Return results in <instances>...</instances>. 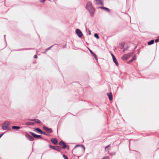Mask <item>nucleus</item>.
I'll use <instances>...</instances> for the list:
<instances>
[{
	"mask_svg": "<svg viewBox=\"0 0 159 159\" xmlns=\"http://www.w3.org/2000/svg\"><path fill=\"white\" fill-rule=\"evenodd\" d=\"M86 8L89 11L90 15L91 16H93L95 12V10L93 7L92 3L90 2H89L87 3Z\"/></svg>",
	"mask_w": 159,
	"mask_h": 159,
	"instance_id": "obj_1",
	"label": "nucleus"
},
{
	"mask_svg": "<svg viewBox=\"0 0 159 159\" xmlns=\"http://www.w3.org/2000/svg\"><path fill=\"white\" fill-rule=\"evenodd\" d=\"M10 124V122L8 121H5L2 125V128L3 130H9L10 129V128L9 127Z\"/></svg>",
	"mask_w": 159,
	"mask_h": 159,
	"instance_id": "obj_2",
	"label": "nucleus"
},
{
	"mask_svg": "<svg viewBox=\"0 0 159 159\" xmlns=\"http://www.w3.org/2000/svg\"><path fill=\"white\" fill-rule=\"evenodd\" d=\"M132 54V53H129L127 54H125L121 57V59L123 61H126L130 57Z\"/></svg>",
	"mask_w": 159,
	"mask_h": 159,
	"instance_id": "obj_3",
	"label": "nucleus"
},
{
	"mask_svg": "<svg viewBox=\"0 0 159 159\" xmlns=\"http://www.w3.org/2000/svg\"><path fill=\"white\" fill-rule=\"evenodd\" d=\"M75 32L79 38H81L83 36V34L81 30L79 29H77L75 30Z\"/></svg>",
	"mask_w": 159,
	"mask_h": 159,
	"instance_id": "obj_4",
	"label": "nucleus"
},
{
	"mask_svg": "<svg viewBox=\"0 0 159 159\" xmlns=\"http://www.w3.org/2000/svg\"><path fill=\"white\" fill-rule=\"evenodd\" d=\"M59 145L60 146H62V148L63 149H65L66 148V145L65 143L63 141H61L59 143Z\"/></svg>",
	"mask_w": 159,
	"mask_h": 159,
	"instance_id": "obj_5",
	"label": "nucleus"
},
{
	"mask_svg": "<svg viewBox=\"0 0 159 159\" xmlns=\"http://www.w3.org/2000/svg\"><path fill=\"white\" fill-rule=\"evenodd\" d=\"M43 128L48 133H51L52 132V131L51 128H49L45 126L43 127Z\"/></svg>",
	"mask_w": 159,
	"mask_h": 159,
	"instance_id": "obj_6",
	"label": "nucleus"
},
{
	"mask_svg": "<svg viewBox=\"0 0 159 159\" xmlns=\"http://www.w3.org/2000/svg\"><path fill=\"white\" fill-rule=\"evenodd\" d=\"M49 146L52 149L57 151H59L61 150V148L58 146L56 147L55 148L54 146H52L50 145H49Z\"/></svg>",
	"mask_w": 159,
	"mask_h": 159,
	"instance_id": "obj_7",
	"label": "nucleus"
},
{
	"mask_svg": "<svg viewBox=\"0 0 159 159\" xmlns=\"http://www.w3.org/2000/svg\"><path fill=\"white\" fill-rule=\"evenodd\" d=\"M30 133L32 135V136L35 138H39L41 139H42V138L41 135H36L34 133L31 132H30Z\"/></svg>",
	"mask_w": 159,
	"mask_h": 159,
	"instance_id": "obj_8",
	"label": "nucleus"
},
{
	"mask_svg": "<svg viewBox=\"0 0 159 159\" xmlns=\"http://www.w3.org/2000/svg\"><path fill=\"white\" fill-rule=\"evenodd\" d=\"M25 136L27 139L30 141H33L34 139V138L28 134H25Z\"/></svg>",
	"mask_w": 159,
	"mask_h": 159,
	"instance_id": "obj_9",
	"label": "nucleus"
},
{
	"mask_svg": "<svg viewBox=\"0 0 159 159\" xmlns=\"http://www.w3.org/2000/svg\"><path fill=\"white\" fill-rule=\"evenodd\" d=\"M51 142L54 144H57V140L56 139H52L51 140Z\"/></svg>",
	"mask_w": 159,
	"mask_h": 159,
	"instance_id": "obj_10",
	"label": "nucleus"
},
{
	"mask_svg": "<svg viewBox=\"0 0 159 159\" xmlns=\"http://www.w3.org/2000/svg\"><path fill=\"white\" fill-rule=\"evenodd\" d=\"M107 95L108 96V98L110 100H112V96L111 93H107Z\"/></svg>",
	"mask_w": 159,
	"mask_h": 159,
	"instance_id": "obj_11",
	"label": "nucleus"
},
{
	"mask_svg": "<svg viewBox=\"0 0 159 159\" xmlns=\"http://www.w3.org/2000/svg\"><path fill=\"white\" fill-rule=\"evenodd\" d=\"M36 132H37L41 134H43V132L39 128H36L35 129V130Z\"/></svg>",
	"mask_w": 159,
	"mask_h": 159,
	"instance_id": "obj_12",
	"label": "nucleus"
},
{
	"mask_svg": "<svg viewBox=\"0 0 159 159\" xmlns=\"http://www.w3.org/2000/svg\"><path fill=\"white\" fill-rule=\"evenodd\" d=\"M95 1L98 4L103 5V2L102 0H95Z\"/></svg>",
	"mask_w": 159,
	"mask_h": 159,
	"instance_id": "obj_13",
	"label": "nucleus"
},
{
	"mask_svg": "<svg viewBox=\"0 0 159 159\" xmlns=\"http://www.w3.org/2000/svg\"><path fill=\"white\" fill-rule=\"evenodd\" d=\"M136 57L135 55H134L132 58L131 60L128 61V63H129L132 62L133 61L135 60L136 59Z\"/></svg>",
	"mask_w": 159,
	"mask_h": 159,
	"instance_id": "obj_14",
	"label": "nucleus"
},
{
	"mask_svg": "<svg viewBox=\"0 0 159 159\" xmlns=\"http://www.w3.org/2000/svg\"><path fill=\"white\" fill-rule=\"evenodd\" d=\"M112 59L114 62L116 64V66H118V64L116 57H114V58H112Z\"/></svg>",
	"mask_w": 159,
	"mask_h": 159,
	"instance_id": "obj_15",
	"label": "nucleus"
},
{
	"mask_svg": "<svg viewBox=\"0 0 159 159\" xmlns=\"http://www.w3.org/2000/svg\"><path fill=\"white\" fill-rule=\"evenodd\" d=\"M30 120L31 121H35L38 123H40V120L38 119H31Z\"/></svg>",
	"mask_w": 159,
	"mask_h": 159,
	"instance_id": "obj_16",
	"label": "nucleus"
},
{
	"mask_svg": "<svg viewBox=\"0 0 159 159\" xmlns=\"http://www.w3.org/2000/svg\"><path fill=\"white\" fill-rule=\"evenodd\" d=\"M12 128L13 129L18 130L20 128V127L19 126H13Z\"/></svg>",
	"mask_w": 159,
	"mask_h": 159,
	"instance_id": "obj_17",
	"label": "nucleus"
},
{
	"mask_svg": "<svg viewBox=\"0 0 159 159\" xmlns=\"http://www.w3.org/2000/svg\"><path fill=\"white\" fill-rule=\"evenodd\" d=\"M81 146L83 148V151L84 152V151H85V148L84 147L83 145H76L75 147V148H76L77 147H78V146Z\"/></svg>",
	"mask_w": 159,
	"mask_h": 159,
	"instance_id": "obj_18",
	"label": "nucleus"
},
{
	"mask_svg": "<svg viewBox=\"0 0 159 159\" xmlns=\"http://www.w3.org/2000/svg\"><path fill=\"white\" fill-rule=\"evenodd\" d=\"M100 8L103 9L106 11H107L109 12L110 11V10L107 7H101Z\"/></svg>",
	"mask_w": 159,
	"mask_h": 159,
	"instance_id": "obj_19",
	"label": "nucleus"
},
{
	"mask_svg": "<svg viewBox=\"0 0 159 159\" xmlns=\"http://www.w3.org/2000/svg\"><path fill=\"white\" fill-rule=\"evenodd\" d=\"M154 43V41L153 40H151L149 42L148 44V45H150L152 44H153Z\"/></svg>",
	"mask_w": 159,
	"mask_h": 159,
	"instance_id": "obj_20",
	"label": "nucleus"
},
{
	"mask_svg": "<svg viewBox=\"0 0 159 159\" xmlns=\"http://www.w3.org/2000/svg\"><path fill=\"white\" fill-rule=\"evenodd\" d=\"M26 125H33L34 124V123H33V122H29V121L26 122Z\"/></svg>",
	"mask_w": 159,
	"mask_h": 159,
	"instance_id": "obj_21",
	"label": "nucleus"
},
{
	"mask_svg": "<svg viewBox=\"0 0 159 159\" xmlns=\"http://www.w3.org/2000/svg\"><path fill=\"white\" fill-rule=\"evenodd\" d=\"M94 36L95 37L97 38V39H99V36L97 34V33L95 34H94Z\"/></svg>",
	"mask_w": 159,
	"mask_h": 159,
	"instance_id": "obj_22",
	"label": "nucleus"
},
{
	"mask_svg": "<svg viewBox=\"0 0 159 159\" xmlns=\"http://www.w3.org/2000/svg\"><path fill=\"white\" fill-rule=\"evenodd\" d=\"M63 157L65 159H68L67 156L64 154L63 155Z\"/></svg>",
	"mask_w": 159,
	"mask_h": 159,
	"instance_id": "obj_23",
	"label": "nucleus"
},
{
	"mask_svg": "<svg viewBox=\"0 0 159 159\" xmlns=\"http://www.w3.org/2000/svg\"><path fill=\"white\" fill-rule=\"evenodd\" d=\"M52 47V46H51L50 47H49V48H48V49H47L46 51H45V52H44V53H45L50 48H51Z\"/></svg>",
	"mask_w": 159,
	"mask_h": 159,
	"instance_id": "obj_24",
	"label": "nucleus"
},
{
	"mask_svg": "<svg viewBox=\"0 0 159 159\" xmlns=\"http://www.w3.org/2000/svg\"><path fill=\"white\" fill-rule=\"evenodd\" d=\"M89 51L91 54H92L93 56H94V54H95L91 50H89Z\"/></svg>",
	"mask_w": 159,
	"mask_h": 159,
	"instance_id": "obj_25",
	"label": "nucleus"
},
{
	"mask_svg": "<svg viewBox=\"0 0 159 159\" xmlns=\"http://www.w3.org/2000/svg\"><path fill=\"white\" fill-rule=\"evenodd\" d=\"M108 147H110V145H108L107 146L105 147V150L106 151H107V148Z\"/></svg>",
	"mask_w": 159,
	"mask_h": 159,
	"instance_id": "obj_26",
	"label": "nucleus"
},
{
	"mask_svg": "<svg viewBox=\"0 0 159 159\" xmlns=\"http://www.w3.org/2000/svg\"><path fill=\"white\" fill-rule=\"evenodd\" d=\"M93 56L95 58V59L97 61L98 60V58L96 54H94V56Z\"/></svg>",
	"mask_w": 159,
	"mask_h": 159,
	"instance_id": "obj_27",
	"label": "nucleus"
},
{
	"mask_svg": "<svg viewBox=\"0 0 159 159\" xmlns=\"http://www.w3.org/2000/svg\"><path fill=\"white\" fill-rule=\"evenodd\" d=\"M93 56L95 58V59L97 61L98 60V58L96 54H94V56Z\"/></svg>",
	"mask_w": 159,
	"mask_h": 159,
	"instance_id": "obj_28",
	"label": "nucleus"
},
{
	"mask_svg": "<svg viewBox=\"0 0 159 159\" xmlns=\"http://www.w3.org/2000/svg\"><path fill=\"white\" fill-rule=\"evenodd\" d=\"M102 159H108V157H103Z\"/></svg>",
	"mask_w": 159,
	"mask_h": 159,
	"instance_id": "obj_29",
	"label": "nucleus"
},
{
	"mask_svg": "<svg viewBox=\"0 0 159 159\" xmlns=\"http://www.w3.org/2000/svg\"><path fill=\"white\" fill-rule=\"evenodd\" d=\"M155 42H159V39H156L155 40Z\"/></svg>",
	"mask_w": 159,
	"mask_h": 159,
	"instance_id": "obj_30",
	"label": "nucleus"
},
{
	"mask_svg": "<svg viewBox=\"0 0 159 159\" xmlns=\"http://www.w3.org/2000/svg\"><path fill=\"white\" fill-rule=\"evenodd\" d=\"M34 57L35 58H37V55H35L34 56Z\"/></svg>",
	"mask_w": 159,
	"mask_h": 159,
	"instance_id": "obj_31",
	"label": "nucleus"
},
{
	"mask_svg": "<svg viewBox=\"0 0 159 159\" xmlns=\"http://www.w3.org/2000/svg\"><path fill=\"white\" fill-rule=\"evenodd\" d=\"M111 56L112 57V58H114V57H115L113 55V54H111Z\"/></svg>",
	"mask_w": 159,
	"mask_h": 159,
	"instance_id": "obj_32",
	"label": "nucleus"
},
{
	"mask_svg": "<svg viewBox=\"0 0 159 159\" xmlns=\"http://www.w3.org/2000/svg\"><path fill=\"white\" fill-rule=\"evenodd\" d=\"M89 34H91V31L90 30H89Z\"/></svg>",
	"mask_w": 159,
	"mask_h": 159,
	"instance_id": "obj_33",
	"label": "nucleus"
},
{
	"mask_svg": "<svg viewBox=\"0 0 159 159\" xmlns=\"http://www.w3.org/2000/svg\"><path fill=\"white\" fill-rule=\"evenodd\" d=\"M3 133L0 135V138L2 136V135H3Z\"/></svg>",
	"mask_w": 159,
	"mask_h": 159,
	"instance_id": "obj_34",
	"label": "nucleus"
},
{
	"mask_svg": "<svg viewBox=\"0 0 159 159\" xmlns=\"http://www.w3.org/2000/svg\"><path fill=\"white\" fill-rule=\"evenodd\" d=\"M43 134H44V135H47V134H46L45 133H44V132H43Z\"/></svg>",
	"mask_w": 159,
	"mask_h": 159,
	"instance_id": "obj_35",
	"label": "nucleus"
},
{
	"mask_svg": "<svg viewBox=\"0 0 159 159\" xmlns=\"http://www.w3.org/2000/svg\"><path fill=\"white\" fill-rule=\"evenodd\" d=\"M126 50V48H125L124 49V50H123V51L124 52Z\"/></svg>",
	"mask_w": 159,
	"mask_h": 159,
	"instance_id": "obj_36",
	"label": "nucleus"
}]
</instances>
